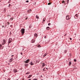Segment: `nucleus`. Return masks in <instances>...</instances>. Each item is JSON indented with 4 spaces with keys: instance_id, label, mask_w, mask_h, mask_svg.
<instances>
[{
    "instance_id": "nucleus-1",
    "label": "nucleus",
    "mask_w": 80,
    "mask_h": 80,
    "mask_svg": "<svg viewBox=\"0 0 80 80\" xmlns=\"http://www.w3.org/2000/svg\"><path fill=\"white\" fill-rule=\"evenodd\" d=\"M21 33H22V35H23V34H24V33H25V29L22 28L21 30Z\"/></svg>"
},
{
    "instance_id": "nucleus-2",
    "label": "nucleus",
    "mask_w": 80,
    "mask_h": 80,
    "mask_svg": "<svg viewBox=\"0 0 80 80\" xmlns=\"http://www.w3.org/2000/svg\"><path fill=\"white\" fill-rule=\"evenodd\" d=\"M12 42V38H9L8 41V44L9 45V44H10V43Z\"/></svg>"
},
{
    "instance_id": "nucleus-3",
    "label": "nucleus",
    "mask_w": 80,
    "mask_h": 80,
    "mask_svg": "<svg viewBox=\"0 0 80 80\" xmlns=\"http://www.w3.org/2000/svg\"><path fill=\"white\" fill-rule=\"evenodd\" d=\"M2 45H4V44H5V43H6V40L5 39H4L3 40H2Z\"/></svg>"
},
{
    "instance_id": "nucleus-4",
    "label": "nucleus",
    "mask_w": 80,
    "mask_h": 80,
    "mask_svg": "<svg viewBox=\"0 0 80 80\" xmlns=\"http://www.w3.org/2000/svg\"><path fill=\"white\" fill-rule=\"evenodd\" d=\"M29 62H30V60L28 59L26 61H25L24 62L25 63H29Z\"/></svg>"
},
{
    "instance_id": "nucleus-5",
    "label": "nucleus",
    "mask_w": 80,
    "mask_h": 80,
    "mask_svg": "<svg viewBox=\"0 0 80 80\" xmlns=\"http://www.w3.org/2000/svg\"><path fill=\"white\" fill-rule=\"evenodd\" d=\"M67 20H70V16H67L66 17Z\"/></svg>"
},
{
    "instance_id": "nucleus-6",
    "label": "nucleus",
    "mask_w": 80,
    "mask_h": 80,
    "mask_svg": "<svg viewBox=\"0 0 80 80\" xmlns=\"http://www.w3.org/2000/svg\"><path fill=\"white\" fill-rule=\"evenodd\" d=\"M37 33H35L34 34V38H36L37 37Z\"/></svg>"
},
{
    "instance_id": "nucleus-7",
    "label": "nucleus",
    "mask_w": 80,
    "mask_h": 80,
    "mask_svg": "<svg viewBox=\"0 0 80 80\" xmlns=\"http://www.w3.org/2000/svg\"><path fill=\"white\" fill-rule=\"evenodd\" d=\"M32 43H34L35 42V39H32L31 40Z\"/></svg>"
},
{
    "instance_id": "nucleus-8",
    "label": "nucleus",
    "mask_w": 80,
    "mask_h": 80,
    "mask_svg": "<svg viewBox=\"0 0 80 80\" xmlns=\"http://www.w3.org/2000/svg\"><path fill=\"white\" fill-rule=\"evenodd\" d=\"M78 17V14H76V15L74 16V18H75V17Z\"/></svg>"
},
{
    "instance_id": "nucleus-9",
    "label": "nucleus",
    "mask_w": 80,
    "mask_h": 80,
    "mask_svg": "<svg viewBox=\"0 0 80 80\" xmlns=\"http://www.w3.org/2000/svg\"><path fill=\"white\" fill-rule=\"evenodd\" d=\"M32 76V75H29V76L28 77V78H31V77Z\"/></svg>"
},
{
    "instance_id": "nucleus-10",
    "label": "nucleus",
    "mask_w": 80,
    "mask_h": 80,
    "mask_svg": "<svg viewBox=\"0 0 80 80\" xmlns=\"http://www.w3.org/2000/svg\"><path fill=\"white\" fill-rule=\"evenodd\" d=\"M13 61V59L12 58H11L9 60V62H12Z\"/></svg>"
},
{
    "instance_id": "nucleus-11",
    "label": "nucleus",
    "mask_w": 80,
    "mask_h": 80,
    "mask_svg": "<svg viewBox=\"0 0 80 80\" xmlns=\"http://www.w3.org/2000/svg\"><path fill=\"white\" fill-rule=\"evenodd\" d=\"M14 73H16V72H17V71L16 69H15L14 70Z\"/></svg>"
},
{
    "instance_id": "nucleus-12",
    "label": "nucleus",
    "mask_w": 80,
    "mask_h": 80,
    "mask_svg": "<svg viewBox=\"0 0 80 80\" xmlns=\"http://www.w3.org/2000/svg\"><path fill=\"white\" fill-rule=\"evenodd\" d=\"M69 66H70L71 64H72V62H71V61H69Z\"/></svg>"
},
{
    "instance_id": "nucleus-13",
    "label": "nucleus",
    "mask_w": 80,
    "mask_h": 80,
    "mask_svg": "<svg viewBox=\"0 0 80 80\" xmlns=\"http://www.w3.org/2000/svg\"><path fill=\"white\" fill-rule=\"evenodd\" d=\"M46 29L47 30H50V27H47V28H46Z\"/></svg>"
},
{
    "instance_id": "nucleus-14",
    "label": "nucleus",
    "mask_w": 80,
    "mask_h": 80,
    "mask_svg": "<svg viewBox=\"0 0 80 80\" xmlns=\"http://www.w3.org/2000/svg\"><path fill=\"white\" fill-rule=\"evenodd\" d=\"M25 67H28V64H25Z\"/></svg>"
},
{
    "instance_id": "nucleus-15",
    "label": "nucleus",
    "mask_w": 80,
    "mask_h": 80,
    "mask_svg": "<svg viewBox=\"0 0 80 80\" xmlns=\"http://www.w3.org/2000/svg\"><path fill=\"white\" fill-rule=\"evenodd\" d=\"M31 65H34V64H33V63L32 62H31Z\"/></svg>"
},
{
    "instance_id": "nucleus-16",
    "label": "nucleus",
    "mask_w": 80,
    "mask_h": 80,
    "mask_svg": "<svg viewBox=\"0 0 80 80\" xmlns=\"http://www.w3.org/2000/svg\"><path fill=\"white\" fill-rule=\"evenodd\" d=\"M37 47L38 48L41 47V46H40V45H39L37 46Z\"/></svg>"
},
{
    "instance_id": "nucleus-17",
    "label": "nucleus",
    "mask_w": 80,
    "mask_h": 80,
    "mask_svg": "<svg viewBox=\"0 0 80 80\" xmlns=\"http://www.w3.org/2000/svg\"><path fill=\"white\" fill-rule=\"evenodd\" d=\"M46 55H47V54L45 53L44 55H43V56L44 57H45Z\"/></svg>"
},
{
    "instance_id": "nucleus-18",
    "label": "nucleus",
    "mask_w": 80,
    "mask_h": 80,
    "mask_svg": "<svg viewBox=\"0 0 80 80\" xmlns=\"http://www.w3.org/2000/svg\"><path fill=\"white\" fill-rule=\"evenodd\" d=\"M36 17L37 18H38V19L39 18V17L38 16H36Z\"/></svg>"
},
{
    "instance_id": "nucleus-19",
    "label": "nucleus",
    "mask_w": 80,
    "mask_h": 80,
    "mask_svg": "<svg viewBox=\"0 0 80 80\" xmlns=\"http://www.w3.org/2000/svg\"><path fill=\"white\" fill-rule=\"evenodd\" d=\"M44 66H45V63H43V64H42V66L43 67H44Z\"/></svg>"
},
{
    "instance_id": "nucleus-20",
    "label": "nucleus",
    "mask_w": 80,
    "mask_h": 80,
    "mask_svg": "<svg viewBox=\"0 0 80 80\" xmlns=\"http://www.w3.org/2000/svg\"><path fill=\"white\" fill-rule=\"evenodd\" d=\"M29 28H32V26L31 25L29 26Z\"/></svg>"
},
{
    "instance_id": "nucleus-21",
    "label": "nucleus",
    "mask_w": 80,
    "mask_h": 80,
    "mask_svg": "<svg viewBox=\"0 0 80 80\" xmlns=\"http://www.w3.org/2000/svg\"><path fill=\"white\" fill-rule=\"evenodd\" d=\"M67 52V50H65L64 52H65V53H66Z\"/></svg>"
},
{
    "instance_id": "nucleus-22",
    "label": "nucleus",
    "mask_w": 80,
    "mask_h": 80,
    "mask_svg": "<svg viewBox=\"0 0 80 80\" xmlns=\"http://www.w3.org/2000/svg\"><path fill=\"white\" fill-rule=\"evenodd\" d=\"M48 5H51V3H50V2L48 3Z\"/></svg>"
},
{
    "instance_id": "nucleus-23",
    "label": "nucleus",
    "mask_w": 80,
    "mask_h": 80,
    "mask_svg": "<svg viewBox=\"0 0 80 80\" xmlns=\"http://www.w3.org/2000/svg\"><path fill=\"white\" fill-rule=\"evenodd\" d=\"M10 20H13V18H11L10 19Z\"/></svg>"
},
{
    "instance_id": "nucleus-24",
    "label": "nucleus",
    "mask_w": 80,
    "mask_h": 80,
    "mask_svg": "<svg viewBox=\"0 0 80 80\" xmlns=\"http://www.w3.org/2000/svg\"><path fill=\"white\" fill-rule=\"evenodd\" d=\"M29 73H30V72H28L26 74H29Z\"/></svg>"
},
{
    "instance_id": "nucleus-25",
    "label": "nucleus",
    "mask_w": 80,
    "mask_h": 80,
    "mask_svg": "<svg viewBox=\"0 0 80 80\" xmlns=\"http://www.w3.org/2000/svg\"><path fill=\"white\" fill-rule=\"evenodd\" d=\"M69 2V0H67V2L68 3V2Z\"/></svg>"
},
{
    "instance_id": "nucleus-26",
    "label": "nucleus",
    "mask_w": 80,
    "mask_h": 80,
    "mask_svg": "<svg viewBox=\"0 0 80 80\" xmlns=\"http://www.w3.org/2000/svg\"><path fill=\"white\" fill-rule=\"evenodd\" d=\"M62 3H65V2L64 1H63L62 2Z\"/></svg>"
},
{
    "instance_id": "nucleus-27",
    "label": "nucleus",
    "mask_w": 80,
    "mask_h": 80,
    "mask_svg": "<svg viewBox=\"0 0 80 80\" xmlns=\"http://www.w3.org/2000/svg\"><path fill=\"white\" fill-rule=\"evenodd\" d=\"M45 20H43L42 21V23H43V22H45Z\"/></svg>"
},
{
    "instance_id": "nucleus-28",
    "label": "nucleus",
    "mask_w": 80,
    "mask_h": 80,
    "mask_svg": "<svg viewBox=\"0 0 80 80\" xmlns=\"http://www.w3.org/2000/svg\"><path fill=\"white\" fill-rule=\"evenodd\" d=\"M74 61L75 62H76L77 61V60L76 59H74Z\"/></svg>"
},
{
    "instance_id": "nucleus-29",
    "label": "nucleus",
    "mask_w": 80,
    "mask_h": 80,
    "mask_svg": "<svg viewBox=\"0 0 80 80\" xmlns=\"http://www.w3.org/2000/svg\"><path fill=\"white\" fill-rule=\"evenodd\" d=\"M28 1H26V2H27V3H28Z\"/></svg>"
},
{
    "instance_id": "nucleus-30",
    "label": "nucleus",
    "mask_w": 80,
    "mask_h": 80,
    "mask_svg": "<svg viewBox=\"0 0 80 80\" xmlns=\"http://www.w3.org/2000/svg\"><path fill=\"white\" fill-rule=\"evenodd\" d=\"M51 24L50 23H49L48 24V25H50Z\"/></svg>"
},
{
    "instance_id": "nucleus-31",
    "label": "nucleus",
    "mask_w": 80,
    "mask_h": 80,
    "mask_svg": "<svg viewBox=\"0 0 80 80\" xmlns=\"http://www.w3.org/2000/svg\"><path fill=\"white\" fill-rule=\"evenodd\" d=\"M45 70V68H44L43 69V71H44Z\"/></svg>"
},
{
    "instance_id": "nucleus-32",
    "label": "nucleus",
    "mask_w": 80,
    "mask_h": 80,
    "mask_svg": "<svg viewBox=\"0 0 80 80\" xmlns=\"http://www.w3.org/2000/svg\"><path fill=\"white\" fill-rule=\"evenodd\" d=\"M10 5H11V4H9V7H10Z\"/></svg>"
},
{
    "instance_id": "nucleus-33",
    "label": "nucleus",
    "mask_w": 80,
    "mask_h": 80,
    "mask_svg": "<svg viewBox=\"0 0 80 80\" xmlns=\"http://www.w3.org/2000/svg\"><path fill=\"white\" fill-rule=\"evenodd\" d=\"M33 80H37V79H34Z\"/></svg>"
},
{
    "instance_id": "nucleus-34",
    "label": "nucleus",
    "mask_w": 80,
    "mask_h": 80,
    "mask_svg": "<svg viewBox=\"0 0 80 80\" xmlns=\"http://www.w3.org/2000/svg\"><path fill=\"white\" fill-rule=\"evenodd\" d=\"M8 25H9L10 24V23L9 22H8Z\"/></svg>"
},
{
    "instance_id": "nucleus-35",
    "label": "nucleus",
    "mask_w": 80,
    "mask_h": 80,
    "mask_svg": "<svg viewBox=\"0 0 80 80\" xmlns=\"http://www.w3.org/2000/svg\"><path fill=\"white\" fill-rule=\"evenodd\" d=\"M28 80H32V79H28Z\"/></svg>"
},
{
    "instance_id": "nucleus-36",
    "label": "nucleus",
    "mask_w": 80,
    "mask_h": 80,
    "mask_svg": "<svg viewBox=\"0 0 80 80\" xmlns=\"http://www.w3.org/2000/svg\"><path fill=\"white\" fill-rule=\"evenodd\" d=\"M70 39L71 40H72V38H70Z\"/></svg>"
},
{
    "instance_id": "nucleus-37",
    "label": "nucleus",
    "mask_w": 80,
    "mask_h": 80,
    "mask_svg": "<svg viewBox=\"0 0 80 80\" xmlns=\"http://www.w3.org/2000/svg\"><path fill=\"white\" fill-rule=\"evenodd\" d=\"M28 18L27 17V18H26V20H27V19H28Z\"/></svg>"
},
{
    "instance_id": "nucleus-38",
    "label": "nucleus",
    "mask_w": 80,
    "mask_h": 80,
    "mask_svg": "<svg viewBox=\"0 0 80 80\" xmlns=\"http://www.w3.org/2000/svg\"><path fill=\"white\" fill-rule=\"evenodd\" d=\"M3 27H4V26H2V28H3Z\"/></svg>"
},
{
    "instance_id": "nucleus-39",
    "label": "nucleus",
    "mask_w": 80,
    "mask_h": 80,
    "mask_svg": "<svg viewBox=\"0 0 80 80\" xmlns=\"http://www.w3.org/2000/svg\"><path fill=\"white\" fill-rule=\"evenodd\" d=\"M8 3H10V1H9Z\"/></svg>"
},
{
    "instance_id": "nucleus-40",
    "label": "nucleus",
    "mask_w": 80,
    "mask_h": 80,
    "mask_svg": "<svg viewBox=\"0 0 80 80\" xmlns=\"http://www.w3.org/2000/svg\"><path fill=\"white\" fill-rule=\"evenodd\" d=\"M21 55H23V54H22V53H21Z\"/></svg>"
},
{
    "instance_id": "nucleus-41",
    "label": "nucleus",
    "mask_w": 80,
    "mask_h": 80,
    "mask_svg": "<svg viewBox=\"0 0 80 80\" xmlns=\"http://www.w3.org/2000/svg\"><path fill=\"white\" fill-rule=\"evenodd\" d=\"M46 69H47V70H48V68H46Z\"/></svg>"
},
{
    "instance_id": "nucleus-42",
    "label": "nucleus",
    "mask_w": 80,
    "mask_h": 80,
    "mask_svg": "<svg viewBox=\"0 0 80 80\" xmlns=\"http://www.w3.org/2000/svg\"><path fill=\"white\" fill-rule=\"evenodd\" d=\"M13 55H12V57H13Z\"/></svg>"
},
{
    "instance_id": "nucleus-43",
    "label": "nucleus",
    "mask_w": 80,
    "mask_h": 80,
    "mask_svg": "<svg viewBox=\"0 0 80 80\" xmlns=\"http://www.w3.org/2000/svg\"><path fill=\"white\" fill-rule=\"evenodd\" d=\"M1 46L0 45V47H1Z\"/></svg>"
}]
</instances>
